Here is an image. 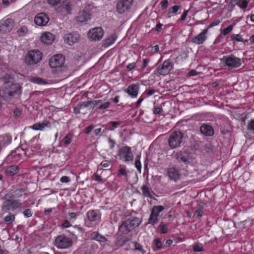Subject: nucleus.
Segmentation results:
<instances>
[{"mask_svg":"<svg viewBox=\"0 0 254 254\" xmlns=\"http://www.w3.org/2000/svg\"><path fill=\"white\" fill-rule=\"evenodd\" d=\"M140 222V220L137 217L128 219L122 223L119 230L122 233L127 234L138 227Z\"/></svg>","mask_w":254,"mask_h":254,"instance_id":"obj_1","label":"nucleus"},{"mask_svg":"<svg viewBox=\"0 0 254 254\" xmlns=\"http://www.w3.org/2000/svg\"><path fill=\"white\" fill-rule=\"evenodd\" d=\"M100 216L96 210H90L86 213L85 225L88 227H94L99 224Z\"/></svg>","mask_w":254,"mask_h":254,"instance_id":"obj_2","label":"nucleus"},{"mask_svg":"<svg viewBox=\"0 0 254 254\" xmlns=\"http://www.w3.org/2000/svg\"><path fill=\"white\" fill-rule=\"evenodd\" d=\"M43 57L42 53L38 50H31L25 56V61L27 64L33 65L40 62Z\"/></svg>","mask_w":254,"mask_h":254,"instance_id":"obj_3","label":"nucleus"},{"mask_svg":"<svg viewBox=\"0 0 254 254\" xmlns=\"http://www.w3.org/2000/svg\"><path fill=\"white\" fill-rule=\"evenodd\" d=\"M118 156L124 162H132L134 157L131 148L127 146H124L119 150Z\"/></svg>","mask_w":254,"mask_h":254,"instance_id":"obj_4","label":"nucleus"},{"mask_svg":"<svg viewBox=\"0 0 254 254\" xmlns=\"http://www.w3.org/2000/svg\"><path fill=\"white\" fill-rule=\"evenodd\" d=\"M164 207L161 205L154 206L151 209V214L148 219V224L154 225L157 224L159 217L161 216L160 213L163 211Z\"/></svg>","mask_w":254,"mask_h":254,"instance_id":"obj_5","label":"nucleus"},{"mask_svg":"<svg viewBox=\"0 0 254 254\" xmlns=\"http://www.w3.org/2000/svg\"><path fill=\"white\" fill-rule=\"evenodd\" d=\"M223 59L225 65L230 69L238 68L242 64V60L233 55L224 56Z\"/></svg>","mask_w":254,"mask_h":254,"instance_id":"obj_6","label":"nucleus"},{"mask_svg":"<svg viewBox=\"0 0 254 254\" xmlns=\"http://www.w3.org/2000/svg\"><path fill=\"white\" fill-rule=\"evenodd\" d=\"M183 134L180 131L173 132L169 138L168 142L170 147L173 149L180 146L182 141Z\"/></svg>","mask_w":254,"mask_h":254,"instance_id":"obj_7","label":"nucleus"},{"mask_svg":"<svg viewBox=\"0 0 254 254\" xmlns=\"http://www.w3.org/2000/svg\"><path fill=\"white\" fill-rule=\"evenodd\" d=\"M4 81V84L2 87L4 89L5 93H7L10 96H13L15 94L20 92V86L19 84H13L11 81L7 82Z\"/></svg>","mask_w":254,"mask_h":254,"instance_id":"obj_8","label":"nucleus"},{"mask_svg":"<svg viewBox=\"0 0 254 254\" xmlns=\"http://www.w3.org/2000/svg\"><path fill=\"white\" fill-rule=\"evenodd\" d=\"M80 35L76 32H66L63 37L64 42L69 46L78 43L80 40Z\"/></svg>","mask_w":254,"mask_h":254,"instance_id":"obj_9","label":"nucleus"},{"mask_svg":"<svg viewBox=\"0 0 254 254\" xmlns=\"http://www.w3.org/2000/svg\"><path fill=\"white\" fill-rule=\"evenodd\" d=\"M72 244L71 239L64 235H60L55 239V246L59 249H67Z\"/></svg>","mask_w":254,"mask_h":254,"instance_id":"obj_10","label":"nucleus"},{"mask_svg":"<svg viewBox=\"0 0 254 254\" xmlns=\"http://www.w3.org/2000/svg\"><path fill=\"white\" fill-rule=\"evenodd\" d=\"M133 0H119L117 3V10L121 14L125 13L131 8Z\"/></svg>","mask_w":254,"mask_h":254,"instance_id":"obj_11","label":"nucleus"},{"mask_svg":"<svg viewBox=\"0 0 254 254\" xmlns=\"http://www.w3.org/2000/svg\"><path fill=\"white\" fill-rule=\"evenodd\" d=\"M64 58L61 54H57L52 57L49 60V65L52 68H59L64 64Z\"/></svg>","mask_w":254,"mask_h":254,"instance_id":"obj_12","label":"nucleus"},{"mask_svg":"<svg viewBox=\"0 0 254 254\" xmlns=\"http://www.w3.org/2000/svg\"><path fill=\"white\" fill-rule=\"evenodd\" d=\"M104 32L101 27H97L90 29L88 33V37L92 41H99L104 35Z\"/></svg>","mask_w":254,"mask_h":254,"instance_id":"obj_13","label":"nucleus"},{"mask_svg":"<svg viewBox=\"0 0 254 254\" xmlns=\"http://www.w3.org/2000/svg\"><path fill=\"white\" fill-rule=\"evenodd\" d=\"M173 68V64L169 60H166L158 67L157 71L160 75H166L170 72Z\"/></svg>","mask_w":254,"mask_h":254,"instance_id":"obj_14","label":"nucleus"},{"mask_svg":"<svg viewBox=\"0 0 254 254\" xmlns=\"http://www.w3.org/2000/svg\"><path fill=\"white\" fill-rule=\"evenodd\" d=\"M13 25V21L10 18L0 21V33H4L10 31Z\"/></svg>","mask_w":254,"mask_h":254,"instance_id":"obj_15","label":"nucleus"},{"mask_svg":"<svg viewBox=\"0 0 254 254\" xmlns=\"http://www.w3.org/2000/svg\"><path fill=\"white\" fill-rule=\"evenodd\" d=\"M34 21L36 25L44 26L49 21V17L46 13H40L35 16Z\"/></svg>","mask_w":254,"mask_h":254,"instance_id":"obj_16","label":"nucleus"},{"mask_svg":"<svg viewBox=\"0 0 254 254\" xmlns=\"http://www.w3.org/2000/svg\"><path fill=\"white\" fill-rule=\"evenodd\" d=\"M207 33L208 28L203 29L200 33L191 40V42L197 45L202 44L207 38Z\"/></svg>","mask_w":254,"mask_h":254,"instance_id":"obj_17","label":"nucleus"},{"mask_svg":"<svg viewBox=\"0 0 254 254\" xmlns=\"http://www.w3.org/2000/svg\"><path fill=\"white\" fill-rule=\"evenodd\" d=\"M139 89V85L137 84H133L129 85L127 89L124 90V91L132 98H135L138 96Z\"/></svg>","mask_w":254,"mask_h":254,"instance_id":"obj_18","label":"nucleus"},{"mask_svg":"<svg viewBox=\"0 0 254 254\" xmlns=\"http://www.w3.org/2000/svg\"><path fill=\"white\" fill-rule=\"evenodd\" d=\"M51 124L49 121H44L42 123H36L32 126H29V127L35 130L43 131L45 128H49Z\"/></svg>","mask_w":254,"mask_h":254,"instance_id":"obj_19","label":"nucleus"},{"mask_svg":"<svg viewBox=\"0 0 254 254\" xmlns=\"http://www.w3.org/2000/svg\"><path fill=\"white\" fill-rule=\"evenodd\" d=\"M55 35L49 32H45L41 35V41L47 45L52 44L55 40Z\"/></svg>","mask_w":254,"mask_h":254,"instance_id":"obj_20","label":"nucleus"},{"mask_svg":"<svg viewBox=\"0 0 254 254\" xmlns=\"http://www.w3.org/2000/svg\"><path fill=\"white\" fill-rule=\"evenodd\" d=\"M77 20L80 22H85L91 19V14L89 11L85 10L81 11L77 17Z\"/></svg>","mask_w":254,"mask_h":254,"instance_id":"obj_21","label":"nucleus"},{"mask_svg":"<svg viewBox=\"0 0 254 254\" xmlns=\"http://www.w3.org/2000/svg\"><path fill=\"white\" fill-rule=\"evenodd\" d=\"M90 238L101 243L102 245H105L107 242L106 238L100 235L98 232L95 231L91 233Z\"/></svg>","mask_w":254,"mask_h":254,"instance_id":"obj_22","label":"nucleus"},{"mask_svg":"<svg viewBox=\"0 0 254 254\" xmlns=\"http://www.w3.org/2000/svg\"><path fill=\"white\" fill-rule=\"evenodd\" d=\"M201 132L206 136H212L214 134V130L213 127L207 124H203L200 127Z\"/></svg>","mask_w":254,"mask_h":254,"instance_id":"obj_23","label":"nucleus"},{"mask_svg":"<svg viewBox=\"0 0 254 254\" xmlns=\"http://www.w3.org/2000/svg\"><path fill=\"white\" fill-rule=\"evenodd\" d=\"M169 177L174 181L178 180L180 177L179 170L175 167H170L168 170Z\"/></svg>","mask_w":254,"mask_h":254,"instance_id":"obj_24","label":"nucleus"},{"mask_svg":"<svg viewBox=\"0 0 254 254\" xmlns=\"http://www.w3.org/2000/svg\"><path fill=\"white\" fill-rule=\"evenodd\" d=\"M71 11V7L69 2L64 3L62 5V6L61 7H59L58 9L59 13H61V14L64 15L70 13Z\"/></svg>","mask_w":254,"mask_h":254,"instance_id":"obj_25","label":"nucleus"},{"mask_svg":"<svg viewBox=\"0 0 254 254\" xmlns=\"http://www.w3.org/2000/svg\"><path fill=\"white\" fill-rule=\"evenodd\" d=\"M118 37V35L116 33H114L110 35L105 40L104 45L105 47H109L113 45L116 42Z\"/></svg>","mask_w":254,"mask_h":254,"instance_id":"obj_26","label":"nucleus"},{"mask_svg":"<svg viewBox=\"0 0 254 254\" xmlns=\"http://www.w3.org/2000/svg\"><path fill=\"white\" fill-rule=\"evenodd\" d=\"M180 6L177 5H175L170 7L167 13V17L171 18L172 16L176 14L180 9Z\"/></svg>","mask_w":254,"mask_h":254,"instance_id":"obj_27","label":"nucleus"},{"mask_svg":"<svg viewBox=\"0 0 254 254\" xmlns=\"http://www.w3.org/2000/svg\"><path fill=\"white\" fill-rule=\"evenodd\" d=\"M19 171V169L17 166L12 165L7 168L6 172L7 174L10 176H13L16 174Z\"/></svg>","mask_w":254,"mask_h":254,"instance_id":"obj_28","label":"nucleus"},{"mask_svg":"<svg viewBox=\"0 0 254 254\" xmlns=\"http://www.w3.org/2000/svg\"><path fill=\"white\" fill-rule=\"evenodd\" d=\"M233 2L242 9L247 7L249 0H232Z\"/></svg>","mask_w":254,"mask_h":254,"instance_id":"obj_29","label":"nucleus"},{"mask_svg":"<svg viewBox=\"0 0 254 254\" xmlns=\"http://www.w3.org/2000/svg\"><path fill=\"white\" fill-rule=\"evenodd\" d=\"M192 249L194 252H201L204 251L203 244L198 242L194 243L192 246Z\"/></svg>","mask_w":254,"mask_h":254,"instance_id":"obj_30","label":"nucleus"},{"mask_svg":"<svg viewBox=\"0 0 254 254\" xmlns=\"http://www.w3.org/2000/svg\"><path fill=\"white\" fill-rule=\"evenodd\" d=\"M231 38L232 40L236 41V42H240L244 43H245L247 40H245L242 36L240 35V34H232L231 36Z\"/></svg>","mask_w":254,"mask_h":254,"instance_id":"obj_31","label":"nucleus"},{"mask_svg":"<svg viewBox=\"0 0 254 254\" xmlns=\"http://www.w3.org/2000/svg\"><path fill=\"white\" fill-rule=\"evenodd\" d=\"M73 138V135L69 133L63 138L62 142L64 145H68L71 142Z\"/></svg>","mask_w":254,"mask_h":254,"instance_id":"obj_32","label":"nucleus"},{"mask_svg":"<svg viewBox=\"0 0 254 254\" xmlns=\"http://www.w3.org/2000/svg\"><path fill=\"white\" fill-rule=\"evenodd\" d=\"M235 24H231L226 28H224L220 31V35L225 36L232 31Z\"/></svg>","mask_w":254,"mask_h":254,"instance_id":"obj_33","label":"nucleus"},{"mask_svg":"<svg viewBox=\"0 0 254 254\" xmlns=\"http://www.w3.org/2000/svg\"><path fill=\"white\" fill-rule=\"evenodd\" d=\"M153 245L155 247V250H159L163 247L162 241L160 239L158 238L154 239Z\"/></svg>","mask_w":254,"mask_h":254,"instance_id":"obj_34","label":"nucleus"},{"mask_svg":"<svg viewBox=\"0 0 254 254\" xmlns=\"http://www.w3.org/2000/svg\"><path fill=\"white\" fill-rule=\"evenodd\" d=\"M17 32L19 36H24L28 33V30L27 27L23 26L19 28Z\"/></svg>","mask_w":254,"mask_h":254,"instance_id":"obj_35","label":"nucleus"},{"mask_svg":"<svg viewBox=\"0 0 254 254\" xmlns=\"http://www.w3.org/2000/svg\"><path fill=\"white\" fill-rule=\"evenodd\" d=\"M4 222L7 224H11L15 219V216L13 214L9 213L4 217Z\"/></svg>","mask_w":254,"mask_h":254,"instance_id":"obj_36","label":"nucleus"},{"mask_svg":"<svg viewBox=\"0 0 254 254\" xmlns=\"http://www.w3.org/2000/svg\"><path fill=\"white\" fill-rule=\"evenodd\" d=\"M203 205L202 204H199L197 209L195 211L194 214V216H196L197 217H200L202 216L203 214Z\"/></svg>","mask_w":254,"mask_h":254,"instance_id":"obj_37","label":"nucleus"},{"mask_svg":"<svg viewBox=\"0 0 254 254\" xmlns=\"http://www.w3.org/2000/svg\"><path fill=\"white\" fill-rule=\"evenodd\" d=\"M30 81L38 84H45L46 82L40 77H33L30 79Z\"/></svg>","mask_w":254,"mask_h":254,"instance_id":"obj_38","label":"nucleus"},{"mask_svg":"<svg viewBox=\"0 0 254 254\" xmlns=\"http://www.w3.org/2000/svg\"><path fill=\"white\" fill-rule=\"evenodd\" d=\"M93 103H92V101H87L83 102L80 105V109L88 108L89 109H92L94 108V106H93Z\"/></svg>","mask_w":254,"mask_h":254,"instance_id":"obj_39","label":"nucleus"},{"mask_svg":"<svg viewBox=\"0 0 254 254\" xmlns=\"http://www.w3.org/2000/svg\"><path fill=\"white\" fill-rule=\"evenodd\" d=\"M8 203L11 204V207L13 209L17 208L20 207L22 203L18 200H13L10 201H8Z\"/></svg>","mask_w":254,"mask_h":254,"instance_id":"obj_40","label":"nucleus"},{"mask_svg":"<svg viewBox=\"0 0 254 254\" xmlns=\"http://www.w3.org/2000/svg\"><path fill=\"white\" fill-rule=\"evenodd\" d=\"M122 123V122H120V121L110 122V123H109V125L111 126V127L109 129L110 130H113L114 129V128H117Z\"/></svg>","mask_w":254,"mask_h":254,"instance_id":"obj_41","label":"nucleus"},{"mask_svg":"<svg viewBox=\"0 0 254 254\" xmlns=\"http://www.w3.org/2000/svg\"><path fill=\"white\" fill-rule=\"evenodd\" d=\"M140 156L137 155L136 157L135 161V166L137 169V170L139 172H141V164L140 161Z\"/></svg>","mask_w":254,"mask_h":254,"instance_id":"obj_42","label":"nucleus"},{"mask_svg":"<svg viewBox=\"0 0 254 254\" xmlns=\"http://www.w3.org/2000/svg\"><path fill=\"white\" fill-rule=\"evenodd\" d=\"M142 191L143 194L145 197H151L149 189L147 187L145 186H143L142 188Z\"/></svg>","mask_w":254,"mask_h":254,"instance_id":"obj_43","label":"nucleus"},{"mask_svg":"<svg viewBox=\"0 0 254 254\" xmlns=\"http://www.w3.org/2000/svg\"><path fill=\"white\" fill-rule=\"evenodd\" d=\"M135 250H138L139 253L138 254H145V251L142 249V247L138 243H135Z\"/></svg>","mask_w":254,"mask_h":254,"instance_id":"obj_44","label":"nucleus"},{"mask_svg":"<svg viewBox=\"0 0 254 254\" xmlns=\"http://www.w3.org/2000/svg\"><path fill=\"white\" fill-rule=\"evenodd\" d=\"M127 173L125 168H121L119 170L117 176L119 177H121L122 176H127Z\"/></svg>","mask_w":254,"mask_h":254,"instance_id":"obj_45","label":"nucleus"},{"mask_svg":"<svg viewBox=\"0 0 254 254\" xmlns=\"http://www.w3.org/2000/svg\"><path fill=\"white\" fill-rule=\"evenodd\" d=\"M77 218V214L75 212H69L67 214V218L69 220H75Z\"/></svg>","mask_w":254,"mask_h":254,"instance_id":"obj_46","label":"nucleus"},{"mask_svg":"<svg viewBox=\"0 0 254 254\" xmlns=\"http://www.w3.org/2000/svg\"><path fill=\"white\" fill-rule=\"evenodd\" d=\"M23 214L25 217L28 218L32 216V212L30 209H27L23 211Z\"/></svg>","mask_w":254,"mask_h":254,"instance_id":"obj_47","label":"nucleus"},{"mask_svg":"<svg viewBox=\"0 0 254 254\" xmlns=\"http://www.w3.org/2000/svg\"><path fill=\"white\" fill-rule=\"evenodd\" d=\"M220 23V20L219 19H217L213 21L212 23L210 24V25L208 26L207 28H208V30L214 26H217L219 23Z\"/></svg>","mask_w":254,"mask_h":254,"instance_id":"obj_48","label":"nucleus"},{"mask_svg":"<svg viewBox=\"0 0 254 254\" xmlns=\"http://www.w3.org/2000/svg\"><path fill=\"white\" fill-rule=\"evenodd\" d=\"M110 105V103L109 102H106L104 103V104H102V105H101L99 106V108L100 110L106 109H107L108 108H109Z\"/></svg>","mask_w":254,"mask_h":254,"instance_id":"obj_49","label":"nucleus"},{"mask_svg":"<svg viewBox=\"0 0 254 254\" xmlns=\"http://www.w3.org/2000/svg\"><path fill=\"white\" fill-rule=\"evenodd\" d=\"M60 182L62 183H67L70 182V179L67 176H63L60 179Z\"/></svg>","mask_w":254,"mask_h":254,"instance_id":"obj_50","label":"nucleus"},{"mask_svg":"<svg viewBox=\"0 0 254 254\" xmlns=\"http://www.w3.org/2000/svg\"><path fill=\"white\" fill-rule=\"evenodd\" d=\"M160 4L161 6V8L163 9H166L168 5V0H164L163 1H161L160 2Z\"/></svg>","mask_w":254,"mask_h":254,"instance_id":"obj_51","label":"nucleus"},{"mask_svg":"<svg viewBox=\"0 0 254 254\" xmlns=\"http://www.w3.org/2000/svg\"><path fill=\"white\" fill-rule=\"evenodd\" d=\"M61 0H47L48 3L51 5H56L58 4Z\"/></svg>","mask_w":254,"mask_h":254,"instance_id":"obj_52","label":"nucleus"},{"mask_svg":"<svg viewBox=\"0 0 254 254\" xmlns=\"http://www.w3.org/2000/svg\"><path fill=\"white\" fill-rule=\"evenodd\" d=\"M163 110L160 107H155L153 110V113L156 115H160L162 113Z\"/></svg>","mask_w":254,"mask_h":254,"instance_id":"obj_53","label":"nucleus"},{"mask_svg":"<svg viewBox=\"0 0 254 254\" xmlns=\"http://www.w3.org/2000/svg\"><path fill=\"white\" fill-rule=\"evenodd\" d=\"M94 127L93 125L88 126V127L85 128L84 130V133L86 134L89 133L91 132V131L93 129Z\"/></svg>","mask_w":254,"mask_h":254,"instance_id":"obj_54","label":"nucleus"},{"mask_svg":"<svg viewBox=\"0 0 254 254\" xmlns=\"http://www.w3.org/2000/svg\"><path fill=\"white\" fill-rule=\"evenodd\" d=\"M168 231V227L166 224H163L161 226V232L162 233H166Z\"/></svg>","mask_w":254,"mask_h":254,"instance_id":"obj_55","label":"nucleus"},{"mask_svg":"<svg viewBox=\"0 0 254 254\" xmlns=\"http://www.w3.org/2000/svg\"><path fill=\"white\" fill-rule=\"evenodd\" d=\"M135 66H136V63H132L128 64L127 65V68L128 71H130V70H132V69L134 68Z\"/></svg>","mask_w":254,"mask_h":254,"instance_id":"obj_56","label":"nucleus"},{"mask_svg":"<svg viewBox=\"0 0 254 254\" xmlns=\"http://www.w3.org/2000/svg\"><path fill=\"white\" fill-rule=\"evenodd\" d=\"M108 143L109 144L110 148H113L116 144V142L114 140L111 138L108 139Z\"/></svg>","mask_w":254,"mask_h":254,"instance_id":"obj_57","label":"nucleus"},{"mask_svg":"<svg viewBox=\"0 0 254 254\" xmlns=\"http://www.w3.org/2000/svg\"><path fill=\"white\" fill-rule=\"evenodd\" d=\"M248 129L249 130H254V119L249 123L248 126Z\"/></svg>","mask_w":254,"mask_h":254,"instance_id":"obj_58","label":"nucleus"},{"mask_svg":"<svg viewBox=\"0 0 254 254\" xmlns=\"http://www.w3.org/2000/svg\"><path fill=\"white\" fill-rule=\"evenodd\" d=\"M102 167L107 168L110 165V162L105 161L101 162L100 165Z\"/></svg>","mask_w":254,"mask_h":254,"instance_id":"obj_59","label":"nucleus"},{"mask_svg":"<svg viewBox=\"0 0 254 254\" xmlns=\"http://www.w3.org/2000/svg\"><path fill=\"white\" fill-rule=\"evenodd\" d=\"M2 3L4 6H8L10 3L14 1L15 0H2Z\"/></svg>","mask_w":254,"mask_h":254,"instance_id":"obj_60","label":"nucleus"},{"mask_svg":"<svg viewBox=\"0 0 254 254\" xmlns=\"http://www.w3.org/2000/svg\"><path fill=\"white\" fill-rule=\"evenodd\" d=\"M70 226V223L67 220H65L62 224V227L64 228H68Z\"/></svg>","mask_w":254,"mask_h":254,"instance_id":"obj_61","label":"nucleus"},{"mask_svg":"<svg viewBox=\"0 0 254 254\" xmlns=\"http://www.w3.org/2000/svg\"><path fill=\"white\" fill-rule=\"evenodd\" d=\"M15 151L17 154L20 153L21 156H22L23 154L24 155L25 154V151L21 148H17Z\"/></svg>","mask_w":254,"mask_h":254,"instance_id":"obj_62","label":"nucleus"},{"mask_svg":"<svg viewBox=\"0 0 254 254\" xmlns=\"http://www.w3.org/2000/svg\"><path fill=\"white\" fill-rule=\"evenodd\" d=\"M159 50V48L157 45L152 47V52L153 54L158 53Z\"/></svg>","mask_w":254,"mask_h":254,"instance_id":"obj_63","label":"nucleus"},{"mask_svg":"<svg viewBox=\"0 0 254 254\" xmlns=\"http://www.w3.org/2000/svg\"><path fill=\"white\" fill-rule=\"evenodd\" d=\"M3 138L6 139V141L7 143H10L11 141V137L8 134H5L3 136Z\"/></svg>","mask_w":254,"mask_h":254,"instance_id":"obj_64","label":"nucleus"}]
</instances>
